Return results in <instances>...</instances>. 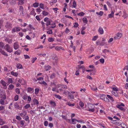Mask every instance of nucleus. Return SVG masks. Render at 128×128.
I'll list each match as a JSON object with an SVG mask.
<instances>
[{"instance_id": "f257e3e1", "label": "nucleus", "mask_w": 128, "mask_h": 128, "mask_svg": "<svg viewBox=\"0 0 128 128\" xmlns=\"http://www.w3.org/2000/svg\"><path fill=\"white\" fill-rule=\"evenodd\" d=\"M4 48L5 50L9 53H11L13 52L12 49L8 44L6 45L4 47Z\"/></svg>"}, {"instance_id": "f03ea898", "label": "nucleus", "mask_w": 128, "mask_h": 128, "mask_svg": "<svg viewBox=\"0 0 128 128\" xmlns=\"http://www.w3.org/2000/svg\"><path fill=\"white\" fill-rule=\"evenodd\" d=\"M44 20L45 22H46V24L47 26L50 25V24L52 22V21L51 20L49 19L47 17L45 18L44 19Z\"/></svg>"}, {"instance_id": "7ed1b4c3", "label": "nucleus", "mask_w": 128, "mask_h": 128, "mask_svg": "<svg viewBox=\"0 0 128 128\" xmlns=\"http://www.w3.org/2000/svg\"><path fill=\"white\" fill-rule=\"evenodd\" d=\"M88 108L89 109L88 111L92 112L94 111V106L93 104H88Z\"/></svg>"}, {"instance_id": "20e7f679", "label": "nucleus", "mask_w": 128, "mask_h": 128, "mask_svg": "<svg viewBox=\"0 0 128 128\" xmlns=\"http://www.w3.org/2000/svg\"><path fill=\"white\" fill-rule=\"evenodd\" d=\"M124 104L122 103H120V104H118L116 105V107L119 108L121 110H124L125 109L122 106H124Z\"/></svg>"}, {"instance_id": "39448f33", "label": "nucleus", "mask_w": 128, "mask_h": 128, "mask_svg": "<svg viewBox=\"0 0 128 128\" xmlns=\"http://www.w3.org/2000/svg\"><path fill=\"white\" fill-rule=\"evenodd\" d=\"M122 36V34L120 33H118L116 34V36L114 38L115 40L118 39L120 38Z\"/></svg>"}, {"instance_id": "423d86ee", "label": "nucleus", "mask_w": 128, "mask_h": 128, "mask_svg": "<svg viewBox=\"0 0 128 128\" xmlns=\"http://www.w3.org/2000/svg\"><path fill=\"white\" fill-rule=\"evenodd\" d=\"M14 48L15 50H17L19 48V46L18 42H16L14 44Z\"/></svg>"}, {"instance_id": "0eeeda50", "label": "nucleus", "mask_w": 128, "mask_h": 128, "mask_svg": "<svg viewBox=\"0 0 128 128\" xmlns=\"http://www.w3.org/2000/svg\"><path fill=\"white\" fill-rule=\"evenodd\" d=\"M68 97H69L70 99H74V96L73 94H72L70 92H68Z\"/></svg>"}, {"instance_id": "6e6552de", "label": "nucleus", "mask_w": 128, "mask_h": 128, "mask_svg": "<svg viewBox=\"0 0 128 128\" xmlns=\"http://www.w3.org/2000/svg\"><path fill=\"white\" fill-rule=\"evenodd\" d=\"M26 114V112L23 111L22 113H21L20 114V116L22 117L23 119H24V117Z\"/></svg>"}, {"instance_id": "1a4fd4ad", "label": "nucleus", "mask_w": 128, "mask_h": 128, "mask_svg": "<svg viewBox=\"0 0 128 128\" xmlns=\"http://www.w3.org/2000/svg\"><path fill=\"white\" fill-rule=\"evenodd\" d=\"M98 32L101 34H103L104 33L103 28H102L100 27L98 29Z\"/></svg>"}, {"instance_id": "9d476101", "label": "nucleus", "mask_w": 128, "mask_h": 128, "mask_svg": "<svg viewBox=\"0 0 128 128\" xmlns=\"http://www.w3.org/2000/svg\"><path fill=\"white\" fill-rule=\"evenodd\" d=\"M0 82L1 83L2 85L4 87V88L6 89L7 88V87L6 85V83L3 80H1Z\"/></svg>"}, {"instance_id": "9b49d317", "label": "nucleus", "mask_w": 128, "mask_h": 128, "mask_svg": "<svg viewBox=\"0 0 128 128\" xmlns=\"http://www.w3.org/2000/svg\"><path fill=\"white\" fill-rule=\"evenodd\" d=\"M27 91L28 92L30 93H32L34 92V88L30 87H28V88Z\"/></svg>"}, {"instance_id": "f8f14e48", "label": "nucleus", "mask_w": 128, "mask_h": 128, "mask_svg": "<svg viewBox=\"0 0 128 128\" xmlns=\"http://www.w3.org/2000/svg\"><path fill=\"white\" fill-rule=\"evenodd\" d=\"M12 24L9 22H7L5 25L6 27L8 28H10L12 27Z\"/></svg>"}, {"instance_id": "ddd939ff", "label": "nucleus", "mask_w": 128, "mask_h": 128, "mask_svg": "<svg viewBox=\"0 0 128 128\" xmlns=\"http://www.w3.org/2000/svg\"><path fill=\"white\" fill-rule=\"evenodd\" d=\"M24 0H18V5H22L24 4Z\"/></svg>"}, {"instance_id": "4468645a", "label": "nucleus", "mask_w": 128, "mask_h": 128, "mask_svg": "<svg viewBox=\"0 0 128 128\" xmlns=\"http://www.w3.org/2000/svg\"><path fill=\"white\" fill-rule=\"evenodd\" d=\"M112 93L116 96H118V94L116 91H112Z\"/></svg>"}, {"instance_id": "2eb2a0df", "label": "nucleus", "mask_w": 128, "mask_h": 128, "mask_svg": "<svg viewBox=\"0 0 128 128\" xmlns=\"http://www.w3.org/2000/svg\"><path fill=\"white\" fill-rule=\"evenodd\" d=\"M21 52V50H18L14 52V54H17V55H19Z\"/></svg>"}, {"instance_id": "dca6fc26", "label": "nucleus", "mask_w": 128, "mask_h": 128, "mask_svg": "<svg viewBox=\"0 0 128 128\" xmlns=\"http://www.w3.org/2000/svg\"><path fill=\"white\" fill-rule=\"evenodd\" d=\"M14 106L15 108L17 109H19L20 108L19 106L18 105V104L17 102H15L14 103Z\"/></svg>"}, {"instance_id": "f3484780", "label": "nucleus", "mask_w": 128, "mask_h": 128, "mask_svg": "<svg viewBox=\"0 0 128 128\" xmlns=\"http://www.w3.org/2000/svg\"><path fill=\"white\" fill-rule=\"evenodd\" d=\"M5 41L6 42L9 44L11 43L12 42V40L11 39H10L8 38H6L5 39Z\"/></svg>"}, {"instance_id": "a211bd4d", "label": "nucleus", "mask_w": 128, "mask_h": 128, "mask_svg": "<svg viewBox=\"0 0 128 128\" xmlns=\"http://www.w3.org/2000/svg\"><path fill=\"white\" fill-rule=\"evenodd\" d=\"M107 96L108 98H109L112 102L114 101V100L112 96H110L109 95H107Z\"/></svg>"}, {"instance_id": "6ab92c4d", "label": "nucleus", "mask_w": 128, "mask_h": 128, "mask_svg": "<svg viewBox=\"0 0 128 128\" xmlns=\"http://www.w3.org/2000/svg\"><path fill=\"white\" fill-rule=\"evenodd\" d=\"M50 68L51 67L49 66H46L45 67V69L46 71L50 70Z\"/></svg>"}, {"instance_id": "aec40b11", "label": "nucleus", "mask_w": 128, "mask_h": 128, "mask_svg": "<svg viewBox=\"0 0 128 128\" xmlns=\"http://www.w3.org/2000/svg\"><path fill=\"white\" fill-rule=\"evenodd\" d=\"M1 53L2 54L6 56H8V55L4 51L2 50L0 51Z\"/></svg>"}, {"instance_id": "412c9836", "label": "nucleus", "mask_w": 128, "mask_h": 128, "mask_svg": "<svg viewBox=\"0 0 128 128\" xmlns=\"http://www.w3.org/2000/svg\"><path fill=\"white\" fill-rule=\"evenodd\" d=\"M11 74L12 75L15 76H17L18 75V74L16 72H15L13 71H12L11 72Z\"/></svg>"}, {"instance_id": "4be33fe9", "label": "nucleus", "mask_w": 128, "mask_h": 128, "mask_svg": "<svg viewBox=\"0 0 128 128\" xmlns=\"http://www.w3.org/2000/svg\"><path fill=\"white\" fill-rule=\"evenodd\" d=\"M0 104L2 105H4L5 102L4 100L2 99H1L0 100Z\"/></svg>"}, {"instance_id": "5701e85b", "label": "nucleus", "mask_w": 128, "mask_h": 128, "mask_svg": "<svg viewBox=\"0 0 128 128\" xmlns=\"http://www.w3.org/2000/svg\"><path fill=\"white\" fill-rule=\"evenodd\" d=\"M54 38H48V40L50 42H53L54 40Z\"/></svg>"}, {"instance_id": "b1692460", "label": "nucleus", "mask_w": 128, "mask_h": 128, "mask_svg": "<svg viewBox=\"0 0 128 128\" xmlns=\"http://www.w3.org/2000/svg\"><path fill=\"white\" fill-rule=\"evenodd\" d=\"M96 13L98 15L102 16L103 14V12L102 11H100L99 12H96Z\"/></svg>"}, {"instance_id": "393cba45", "label": "nucleus", "mask_w": 128, "mask_h": 128, "mask_svg": "<svg viewBox=\"0 0 128 128\" xmlns=\"http://www.w3.org/2000/svg\"><path fill=\"white\" fill-rule=\"evenodd\" d=\"M50 103V104L53 107H54L56 106L55 102L53 101H51Z\"/></svg>"}, {"instance_id": "a878e982", "label": "nucleus", "mask_w": 128, "mask_h": 128, "mask_svg": "<svg viewBox=\"0 0 128 128\" xmlns=\"http://www.w3.org/2000/svg\"><path fill=\"white\" fill-rule=\"evenodd\" d=\"M35 8H36L38 6V3L35 2L33 4Z\"/></svg>"}, {"instance_id": "bb28decb", "label": "nucleus", "mask_w": 128, "mask_h": 128, "mask_svg": "<svg viewBox=\"0 0 128 128\" xmlns=\"http://www.w3.org/2000/svg\"><path fill=\"white\" fill-rule=\"evenodd\" d=\"M9 89L8 88L9 90H12L14 87V86L12 84H10L9 85Z\"/></svg>"}, {"instance_id": "cd10ccee", "label": "nucleus", "mask_w": 128, "mask_h": 128, "mask_svg": "<svg viewBox=\"0 0 128 128\" xmlns=\"http://www.w3.org/2000/svg\"><path fill=\"white\" fill-rule=\"evenodd\" d=\"M4 122L3 121V120L0 118V125H2L4 124Z\"/></svg>"}, {"instance_id": "c85d7f7f", "label": "nucleus", "mask_w": 128, "mask_h": 128, "mask_svg": "<svg viewBox=\"0 0 128 128\" xmlns=\"http://www.w3.org/2000/svg\"><path fill=\"white\" fill-rule=\"evenodd\" d=\"M24 118H25V120L26 121H27L28 120V122H30V120H29V117L28 116H24Z\"/></svg>"}, {"instance_id": "c756f323", "label": "nucleus", "mask_w": 128, "mask_h": 128, "mask_svg": "<svg viewBox=\"0 0 128 128\" xmlns=\"http://www.w3.org/2000/svg\"><path fill=\"white\" fill-rule=\"evenodd\" d=\"M40 6L41 8L43 9V10L44 9V4L42 3L40 4Z\"/></svg>"}, {"instance_id": "7c9ffc66", "label": "nucleus", "mask_w": 128, "mask_h": 128, "mask_svg": "<svg viewBox=\"0 0 128 128\" xmlns=\"http://www.w3.org/2000/svg\"><path fill=\"white\" fill-rule=\"evenodd\" d=\"M54 96L56 98H58L60 100L62 99L61 97L59 95L55 94Z\"/></svg>"}, {"instance_id": "2f4dec72", "label": "nucleus", "mask_w": 128, "mask_h": 128, "mask_svg": "<svg viewBox=\"0 0 128 128\" xmlns=\"http://www.w3.org/2000/svg\"><path fill=\"white\" fill-rule=\"evenodd\" d=\"M42 14L43 15L45 16H46L48 14V12L45 10L42 11Z\"/></svg>"}, {"instance_id": "473e14b6", "label": "nucleus", "mask_w": 128, "mask_h": 128, "mask_svg": "<svg viewBox=\"0 0 128 128\" xmlns=\"http://www.w3.org/2000/svg\"><path fill=\"white\" fill-rule=\"evenodd\" d=\"M22 67V66L21 64H17L16 66V67L18 68H21Z\"/></svg>"}, {"instance_id": "72a5a7b5", "label": "nucleus", "mask_w": 128, "mask_h": 128, "mask_svg": "<svg viewBox=\"0 0 128 128\" xmlns=\"http://www.w3.org/2000/svg\"><path fill=\"white\" fill-rule=\"evenodd\" d=\"M8 82L9 84L10 83L12 84L13 82L11 78H8Z\"/></svg>"}, {"instance_id": "f704fd0d", "label": "nucleus", "mask_w": 128, "mask_h": 128, "mask_svg": "<svg viewBox=\"0 0 128 128\" xmlns=\"http://www.w3.org/2000/svg\"><path fill=\"white\" fill-rule=\"evenodd\" d=\"M39 89L38 88L35 89V94H37L39 92Z\"/></svg>"}, {"instance_id": "c9c22d12", "label": "nucleus", "mask_w": 128, "mask_h": 128, "mask_svg": "<svg viewBox=\"0 0 128 128\" xmlns=\"http://www.w3.org/2000/svg\"><path fill=\"white\" fill-rule=\"evenodd\" d=\"M39 83L40 84H43L45 86L47 84L43 80L41 82H39Z\"/></svg>"}, {"instance_id": "e433bc0d", "label": "nucleus", "mask_w": 128, "mask_h": 128, "mask_svg": "<svg viewBox=\"0 0 128 128\" xmlns=\"http://www.w3.org/2000/svg\"><path fill=\"white\" fill-rule=\"evenodd\" d=\"M82 20L84 23H86L88 22V21L86 18H84L82 19Z\"/></svg>"}, {"instance_id": "4c0bfd02", "label": "nucleus", "mask_w": 128, "mask_h": 128, "mask_svg": "<svg viewBox=\"0 0 128 128\" xmlns=\"http://www.w3.org/2000/svg\"><path fill=\"white\" fill-rule=\"evenodd\" d=\"M67 104L70 106H73L75 105L74 104H71L70 102H68Z\"/></svg>"}, {"instance_id": "58836bf2", "label": "nucleus", "mask_w": 128, "mask_h": 128, "mask_svg": "<svg viewBox=\"0 0 128 128\" xmlns=\"http://www.w3.org/2000/svg\"><path fill=\"white\" fill-rule=\"evenodd\" d=\"M73 6L74 8H76V2L75 1H74L73 3Z\"/></svg>"}, {"instance_id": "ea45409f", "label": "nucleus", "mask_w": 128, "mask_h": 128, "mask_svg": "<svg viewBox=\"0 0 128 128\" xmlns=\"http://www.w3.org/2000/svg\"><path fill=\"white\" fill-rule=\"evenodd\" d=\"M37 59V58L35 57L34 58H32V63H34V61Z\"/></svg>"}, {"instance_id": "a19ab883", "label": "nucleus", "mask_w": 128, "mask_h": 128, "mask_svg": "<svg viewBox=\"0 0 128 128\" xmlns=\"http://www.w3.org/2000/svg\"><path fill=\"white\" fill-rule=\"evenodd\" d=\"M30 106V105L29 104H26L25 106V108L26 109H27L29 108Z\"/></svg>"}, {"instance_id": "79ce46f5", "label": "nucleus", "mask_w": 128, "mask_h": 128, "mask_svg": "<svg viewBox=\"0 0 128 128\" xmlns=\"http://www.w3.org/2000/svg\"><path fill=\"white\" fill-rule=\"evenodd\" d=\"M16 92L18 94H19L20 93V91L19 89L18 88H16Z\"/></svg>"}, {"instance_id": "37998d69", "label": "nucleus", "mask_w": 128, "mask_h": 128, "mask_svg": "<svg viewBox=\"0 0 128 128\" xmlns=\"http://www.w3.org/2000/svg\"><path fill=\"white\" fill-rule=\"evenodd\" d=\"M14 99L15 101H17L18 99V95H16L14 98Z\"/></svg>"}, {"instance_id": "c03bdc74", "label": "nucleus", "mask_w": 128, "mask_h": 128, "mask_svg": "<svg viewBox=\"0 0 128 128\" xmlns=\"http://www.w3.org/2000/svg\"><path fill=\"white\" fill-rule=\"evenodd\" d=\"M1 98H2L3 100H5L6 99V96L5 94H3L1 96Z\"/></svg>"}, {"instance_id": "a18cd8bd", "label": "nucleus", "mask_w": 128, "mask_h": 128, "mask_svg": "<svg viewBox=\"0 0 128 128\" xmlns=\"http://www.w3.org/2000/svg\"><path fill=\"white\" fill-rule=\"evenodd\" d=\"M34 104H39V102L36 99L34 100Z\"/></svg>"}, {"instance_id": "49530a36", "label": "nucleus", "mask_w": 128, "mask_h": 128, "mask_svg": "<svg viewBox=\"0 0 128 128\" xmlns=\"http://www.w3.org/2000/svg\"><path fill=\"white\" fill-rule=\"evenodd\" d=\"M79 104L81 107H83L84 106V104L82 102H80L79 103Z\"/></svg>"}, {"instance_id": "de8ad7c7", "label": "nucleus", "mask_w": 128, "mask_h": 128, "mask_svg": "<svg viewBox=\"0 0 128 128\" xmlns=\"http://www.w3.org/2000/svg\"><path fill=\"white\" fill-rule=\"evenodd\" d=\"M47 33L48 34H52V30H49L47 32Z\"/></svg>"}, {"instance_id": "09e8293b", "label": "nucleus", "mask_w": 128, "mask_h": 128, "mask_svg": "<svg viewBox=\"0 0 128 128\" xmlns=\"http://www.w3.org/2000/svg\"><path fill=\"white\" fill-rule=\"evenodd\" d=\"M28 97L27 95H25L22 98L24 100H26L27 98Z\"/></svg>"}, {"instance_id": "8fccbe9b", "label": "nucleus", "mask_w": 128, "mask_h": 128, "mask_svg": "<svg viewBox=\"0 0 128 128\" xmlns=\"http://www.w3.org/2000/svg\"><path fill=\"white\" fill-rule=\"evenodd\" d=\"M84 14L83 12H80L78 14V15L79 16H84Z\"/></svg>"}, {"instance_id": "3c124183", "label": "nucleus", "mask_w": 128, "mask_h": 128, "mask_svg": "<svg viewBox=\"0 0 128 128\" xmlns=\"http://www.w3.org/2000/svg\"><path fill=\"white\" fill-rule=\"evenodd\" d=\"M98 38V36H94L92 40H93L95 41L96 40L97 38Z\"/></svg>"}, {"instance_id": "603ef678", "label": "nucleus", "mask_w": 128, "mask_h": 128, "mask_svg": "<svg viewBox=\"0 0 128 128\" xmlns=\"http://www.w3.org/2000/svg\"><path fill=\"white\" fill-rule=\"evenodd\" d=\"M24 122H25L23 120H21L20 121V124H21L22 126H24Z\"/></svg>"}, {"instance_id": "864d4df0", "label": "nucleus", "mask_w": 128, "mask_h": 128, "mask_svg": "<svg viewBox=\"0 0 128 128\" xmlns=\"http://www.w3.org/2000/svg\"><path fill=\"white\" fill-rule=\"evenodd\" d=\"M4 46V44L2 42H0V47L2 48Z\"/></svg>"}, {"instance_id": "5fc2aeb1", "label": "nucleus", "mask_w": 128, "mask_h": 128, "mask_svg": "<svg viewBox=\"0 0 128 128\" xmlns=\"http://www.w3.org/2000/svg\"><path fill=\"white\" fill-rule=\"evenodd\" d=\"M36 10L39 13H40L42 11V10L39 8H38Z\"/></svg>"}, {"instance_id": "6e6d98bb", "label": "nucleus", "mask_w": 128, "mask_h": 128, "mask_svg": "<svg viewBox=\"0 0 128 128\" xmlns=\"http://www.w3.org/2000/svg\"><path fill=\"white\" fill-rule=\"evenodd\" d=\"M44 125L45 126H47L48 125V122L47 121H45L44 123Z\"/></svg>"}, {"instance_id": "4d7b16f0", "label": "nucleus", "mask_w": 128, "mask_h": 128, "mask_svg": "<svg viewBox=\"0 0 128 128\" xmlns=\"http://www.w3.org/2000/svg\"><path fill=\"white\" fill-rule=\"evenodd\" d=\"M100 60V62L101 63H104V58H101Z\"/></svg>"}, {"instance_id": "13d9d810", "label": "nucleus", "mask_w": 128, "mask_h": 128, "mask_svg": "<svg viewBox=\"0 0 128 128\" xmlns=\"http://www.w3.org/2000/svg\"><path fill=\"white\" fill-rule=\"evenodd\" d=\"M1 128H9V127L7 125H4L2 126Z\"/></svg>"}, {"instance_id": "bf43d9fd", "label": "nucleus", "mask_w": 128, "mask_h": 128, "mask_svg": "<svg viewBox=\"0 0 128 128\" xmlns=\"http://www.w3.org/2000/svg\"><path fill=\"white\" fill-rule=\"evenodd\" d=\"M20 10L21 11H23L24 10V8L22 6H20Z\"/></svg>"}, {"instance_id": "052dcab7", "label": "nucleus", "mask_w": 128, "mask_h": 128, "mask_svg": "<svg viewBox=\"0 0 128 128\" xmlns=\"http://www.w3.org/2000/svg\"><path fill=\"white\" fill-rule=\"evenodd\" d=\"M24 56L25 59L30 58V57L27 55H24Z\"/></svg>"}, {"instance_id": "680f3d73", "label": "nucleus", "mask_w": 128, "mask_h": 128, "mask_svg": "<svg viewBox=\"0 0 128 128\" xmlns=\"http://www.w3.org/2000/svg\"><path fill=\"white\" fill-rule=\"evenodd\" d=\"M4 109V107L3 106H0V110H2Z\"/></svg>"}, {"instance_id": "e2e57ef3", "label": "nucleus", "mask_w": 128, "mask_h": 128, "mask_svg": "<svg viewBox=\"0 0 128 128\" xmlns=\"http://www.w3.org/2000/svg\"><path fill=\"white\" fill-rule=\"evenodd\" d=\"M16 118L18 120H20L22 119V118L20 116H16Z\"/></svg>"}, {"instance_id": "0e129e2a", "label": "nucleus", "mask_w": 128, "mask_h": 128, "mask_svg": "<svg viewBox=\"0 0 128 128\" xmlns=\"http://www.w3.org/2000/svg\"><path fill=\"white\" fill-rule=\"evenodd\" d=\"M54 74H52L50 76V78L52 79L54 77Z\"/></svg>"}, {"instance_id": "69168bd1", "label": "nucleus", "mask_w": 128, "mask_h": 128, "mask_svg": "<svg viewBox=\"0 0 128 128\" xmlns=\"http://www.w3.org/2000/svg\"><path fill=\"white\" fill-rule=\"evenodd\" d=\"M50 128H52L53 126V124L52 123H50L48 124Z\"/></svg>"}, {"instance_id": "338daca9", "label": "nucleus", "mask_w": 128, "mask_h": 128, "mask_svg": "<svg viewBox=\"0 0 128 128\" xmlns=\"http://www.w3.org/2000/svg\"><path fill=\"white\" fill-rule=\"evenodd\" d=\"M79 74V70H77L75 72V75H78Z\"/></svg>"}, {"instance_id": "774afa93", "label": "nucleus", "mask_w": 128, "mask_h": 128, "mask_svg": "<svg viewBox=\"0 0 128 128\" xmlns=\"http://www.w3.org/2000/svg\"><path fill=\"white\" fill-rule=\"evenodd\" d=\"M124 88L126 89H128V83H127L126 84Z\"/></svg>"}]
</instances>
